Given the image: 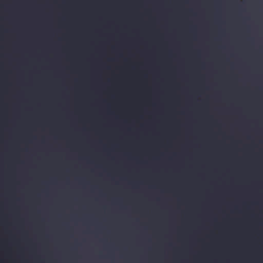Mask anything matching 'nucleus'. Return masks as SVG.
<instances>
[{"instance_id":"obj_1","label":"nucleus","mask_w":263,"mask_h":263,"mask_svg":"<svg viewBox=\"0 0 263 263\" xmlns=\"http://www.w3.org/2000/svg\"><path fill=\"white\" fill-rule=\"evenodd\" d=\"M20 150H28L29 149H20Z\"/></svg>"}]
</instances>
